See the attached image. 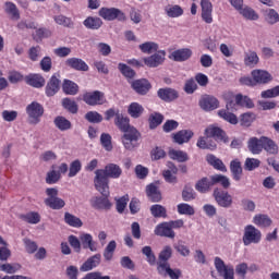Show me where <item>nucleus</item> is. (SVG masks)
I'll list each match as a JSON object with an SVG mask.
<instances>
[{
	"label": "nucleus",
	"mask_w": 279,
	"mask_h": 279,
	"mask_svg": "<svg viewBox=\"0 0 279 279\" xmlns=\"http://www.w3.org/2000/svg\"><path fill=\"white\" fill-rule=\"evenodd\" d=\"M236 106H241L242 108H254V101L247 96L238 94L235 96V102L232 100L227 101L226 108L233 112V110H236Z\"/></svg>",
	"instance_id": "nucleus-10"
},
{
	"label": "nucleus",
	"mask_w": 279,
	"mask_h": 279,
	"mask_svg": "<svg viewBox=\"0 0 279 279\" xmlns=\"http://www.w3.org/2000/svg\"><path fill=\"white\" fill-rule=\"evenodd\" d=\"M214 198L220 208H232V204L234 201L232 199V195L228 192H219L218 189L214 191Z\"/></svg>",
	"instance_id": "nucleus-11"
},
{
	"label": "nucleus",
	"mask_w": 279,
	"mask_h": 279,
	"mask_svg": "<svg viewBox=\"0 0 279 279\" xmlns=\"http://www.w3.org/2000/svg\"><path fill=\"white\" fill-rule=\"evenodd\" d=\"M109 195L94 196L90 198L89 203L92 208L96 210H110L112 208V203L108 199Z\"/></svg>",
	"instance_id": "nucleus-13"
},
{
	"label": "nucleus",
	"mask_w": 279,
	"mask_h": 279,
	"mask_svg": "<svg viewBox=\"0 0 279 279\" xmlns=\"http://www.w3.org/2000/svg\"><path fill=\"white\" fill-rule=\"evenodd\" d=\"M26 112L28 114V122L31 125H38L40 117L45 114V108L37 101H33L26 107Z\"/></svg>",
	"instance_id": "nucleus-6"
},
{
	"label": "nucleus",
	"mask_w": 279,
	"mask_h": 279,
	"mask_svg": "<svg viewBox=\"0 0 279 279\" xmlns=\"http://www.w3.org/2000/svg\"><path fill=\"white\" fill-rule=\"evenodd\" d=\"M157 95L160 99H162V101H175V99H178V97H180V94L178 93V90L173 89V88H160L157 92Z\"/></svg>",
	"instance_id": "nucleus-22"
},
{
	"label": "nucleus",
	"mask_w": 279,
	"mask_h": 279,
	"mask_svg": "<svg viewBox=\"0 0 279 279\" xmlns=\"http://www.w3.org/2000/svg\"><path fill=\"white\" fill-rule=\"evenodd\" d=\"M43 57V48L40 46H33L28 49V58L32 62H38Z\"/></svg>",
	"instance_id": "nucleus-48"
},
{
	"label": "nucleus",
	"mask_w": 279,
	"mask_h": 279,
	"mask_svg": "<svg viewBox=\"0 0 279 279\" xmlns=\"http://www.w3.org/2000/svg\"><path fill=\"white\" fill-rule=\"evenodd\" d=\"M62 106L63 108H65V110H69V112H71L72 114L77 113V104L70 99V98H64L62 100Z\"/></svg>",
	"instance_id": "nucleus-60"
},
{
	"label": "nucleus",
	"mask_w": 279,
	"mask_h": 279,
	"mask_svg": "<svg viewBox=\"0 0 279 279\" xmlns=\"http://www.w3.org/2000/svg\"><path fill=\"white\" fill-rule=\"evenodd\" d=\"M58 90H60V80L53 75L46 86V95L53 97Z\"/></svg>",
	"instance_id": "nucleus-33"
},
{
	"label": "nucleus",
	"mask_w": 279,
	"mask_h": 279,
	"mask_svg": "<svg viewBox=\"0 0 279 279\" xmlns=\"http://www.w3.org/2000/svg\"><path fill=\"white\" fill-rule=\"evenodd\" d=\"M153 217H167V208L162 205H153L150 207Z\"/></svg>",
	"instance_id": "nucleus-64"
},
{
	"label": "nucleus",
	"mask_w": 279,
	"mask_h": 279,
	"mask_svg": "<svg viewBox=\"0 0 279 279\" xmlns=\"http://www.w3.org/2000/svg\"><path fill=\"white\" fill-rule=\"evenodd\" d=\"M146 194L153 202H160L162 199V195L160 194V190L156 184L151 183L146 187Z\"/></svg>",
	"instance_id": "nucleus-35"
},
{
	"label": "nucleus",
	"mask_w": 279,
	"mask_h": 279,
	"mask_svg": "<svg viewBox=\"0 0 279 279\" xmlns=\"http://www.w3.org/2000/svg\"><path fill=\"white\" fill-rule=\"evenodd\" d=\"M63 93H65V95H77V92L80 90V87L77 86V84H75L73 81H69L65 80L63 82Z\"/></svg>",
	"instance_id": "nucleus-44"
},
{
	"label": "nucleus",
	"mask_w": 279,
	"mask_h": 279,
	"mask_svg": "<svg viewBox=\"0 0 279 279\" xmlns=\"http://www.w3.org/2000/svg\"><path fill=\"white\" fill-rule=\"evenodd\" d=\"M60 178H62V175L60 172L56 171V166H52V170L47 173L46 183L56 184L60 182Z\"/></svg>",
	"instance_id": "nucleus-51"
},
{
	"label": "nucleus",
	"mask_w": 279,
	"mask_h": 279,
	"mask_svg": "<svg viewBox=\"0 0 279 279\" xmlns=\"http://www.w3.org/2000/svg\"><path fill=\"white\" fill-rule=\"evenodd\" d=\"M202 19L205 23H213V3L210 0H201Z\"/></svg>",
	"instance_id": "nucleus-19"
},
{
	"label": "nucleus",
	"mask_w": 279,
	"mask_h": 279,
	"mask_svg": "<svg viewBox=\"0 0 279 279\" xmlns=\"http://www.w3.org/2000/svg\"><path fill=\"white\" fill-rule=\"evenodd\" d=\"M85 119L89 123H101L104 121V117L97 111H88L85 114Z\"/></svg>",
	"instance_id": "nucleus-54"
},
{
	"label": "nucleus",
	"mask_w": 279,
	"mask_h": 279,
	"mask_svg": "<svg viewBox=\"0 0 279 279\" xmlns=\"http://www.w3.org/2000/svg\"><path fill=\"white\" fill-rule=\"evenodd\" d=\"M166 56L167 52H165V50H159L153 56L144 58V64H146V66H149V69H156L165 62Z\"/></svg>",
	"instance_id": "nucleus-12"
},
{
	"label": "nucleus",
	"mask_w": 279,
	"mask_h": 279,
	"mask_svg": "<svg viewBox=\"0 0 279 279\" xmlns=\"http://www.w3.org/2000/svg\"><path fill=\"white\" fill-rule=\"evenodd\" d=\"M260 167V160L256 158H246L244 162V169L246 171H254V169H258Z\"/></svg>",
	"instance_id": "nucleus-61"
},
{
	"label": "nucleus",
	"mask_w": 279,
	"mask_h": 279,
	"mask_svg": "<svg viewBox=\"0 0 279 279\" xmlns=\"http://www.w3.org/2000/svg\"><path fill=\"white\" fill-rule=\"evenodd\" d=\"M100 142L106 151H112V136L108 133H102L100 136Z\"/></svg>",
	"instance_id": "nucleus-58"
},
{
	"label": "nucleus",
	"mask_w": 279,
	"mask_h": 279,
	"mask_svg": "<svg viewBox=\"0 0 279 279\" xmlns=\"http://www.w3.org/2000/svg\"><path fill=\"white\" fill-rule=\"evenodd\" d=\"M265 136L258 137H251L247 141V149L251 151V154L258 155L263 153V144Z\"/></svg>",
	"instance_id": "nucleus-20"
},
{
	"label": "nucleus",
	"mask_w": 279,
	"mask_h": 279,
	"mask_svg": "<svg viewBox=\"0 0 279 279\" xmlns=\"http://www.w3.org/2000/svg\"><path fill=\"white\" fill-rule=\"evenodd\" d=\"M173 250L171 248V246H165L163 250L159 253L157 267L170 265L169 258H171Z\"/></svg>",
	"instance_id": "nucleus-28"
},
{
	"label": "nucleus",
	"mask_w": 279,
	"mask_h": 279,
	"mask_svg": "<svg viewBox=\"0 0 279 279\" xmlns=\"http://www.w3.org/2000/svg\"><path fill=\"white\" fill-rule=\"evenodd\" d=\"M230 170L233 175V180L239 182L241 180V175L243 174V168L241 167V161L239 160H232L230 163Z\"/></svg>",
	"instance_id": "nucleus-37"
},
{
	"label": "nucleus",
	"mask_w": 279,
	"mask_h": 279,
	"mask_svg": "<svg viewBox=\"0 0 279 279\" xmlns=\"http://www.w3.org/2000/svg\"><path fill=\"white\" fill-rule=\"evenodd\" d=\"M101 265V254L97 253L90 257H88L83 265L81 266V271H93L96 267Z\"/></svg>",
	"instance_id": "nucleus-17"
},
{
	"label": "nucleus",
	"mask_w": 279,
	"mask_h": 279,
	"mask_svg": "<svg viewBox=\"0 0 279 279\" xmlns=\"http://www.w3.org/2000/svg\"><path fill=\"white\" fill-rule=\"evenodd\" d=\"M117 250V241L112 240L105 247L102 256L107 263H110L114 256V251Z\"/></svg>",
	"instance_id": "nucleus-39"
},
{
	"label": "nucleus",
	"mask_w": 279,
	"mask_h": 279,
	"mask_svg": "<svg viewBox=\"0 0 279 279\" xmlns=\"http://www.w3.org/2000/svg\"><path fill=\"white\" fill-rule=\"evenodd\" d=\"M165 12L170 19H178V16H182V14H184V10H182L178 4L166 7Z\"/></svg>",
	"instance_id": "nucleus-41"
},
{
	"label": "nucleus",
	"mask_w": 279,
	"mask_h": 279,
	"mask_svg": "<svg viewBox=\"0 0 279 279\" xmlns=\"http://www.w3.org/2000/svg\"><path fill=\"white\" fill-rule=\"evenodd\" d=\"M157 274H159V276H161L162 278L170 279H180L182 277V270L178 268H171V264L157 267Z\"/></svg>",
	"instance_id": "nucleus-14"
},
{
	"label": "nucleus",
	"mask_w": 279,
	"mask_h": 279,
	"mask_svg": "<svg viewBox=\"0 0 279 279\" xmlns=\"http://www.w3.org/2000/svg\"><path fill=\"white\" fill-rule=\"evenodd\" d=\"M194 136L193 131L191 130H181L173 134V141L174 143H178V145H184V143H189Z\"/></svg>",
	"instance_id": "nucleus-24"
},
{
	"label": "nucleus",
	"mask_w": 279,
	"mask_h": 279,
	"mask_svg": "<svg viewBox=\"0 0 279 279\" xmlns=\"http://www.w3.org/2000/svg\"><path fill=\"white\" fill-rule=\"evenodd\" d=\"M215 269L219 276L223 279H234V266L226 265V262L221 257L214 258Z\"/></svg>",
	"instance_id": "nucleus-8"
},
{
	"label": "nucleus",
	"mask_w": 279,
	"mask_h": 279,
	"mask_svg": "<svg viewBox=\"0 0 279 279\" xmlns=\"http://www.w3.org/2000/svg\"><path fill=\"white\" fill-rule=\"evenodd\" d=\"M170 158L172 160H178V162H186L189 160V154L184 153L183 150H170L169 151Z\"/></svg>",
	"instance_id": "nucleus-50"
},
{
	"label": "nucleus",
	"mask_w": 279,
	"mask_h": 279,
	"mask_svg": "<svg viewBox=\"0 0 279 279\" xmlns=\"http://www.w3.org/2000/svg\"><path fill=\"white\" fill-rule=\"evenodd\" d=\"M263 143V149H265L269 156H278L279 147L278 144L274 142V140L264 136Z\"/></svg>",
	"instance_id": "nucleus-31"
},
{
	"label": "nucleus",
	"mask_w": 279,
	"mask_h": 279,
	"mask_svg": "<svg viewBox=\"0 0 279 279\" xmlns=\"http://www.w3.org/2000/svg\"><path fill=\"white\" fill-rule=\"evenodd\" d=\"M238 12L248 21H258V14L256 13V11H254L250 7H245V8L242 7Z\"/></svg>",
	"instance_id": "nucleus-45"
},
{
	"label": "nucleus",
	"mask_w": 279,
	"mask_h": 279,
	"mask_svg": "<svg viewBox=\"0 0 279 279\" xmlns=\"http://www.w3.org/2000/svg\"><path fill=\"white\" fill-rule=\"evenodd\" d=\"M21 218L27 223H40V215L38 213H28L26 215L21 216Z\"/></svg>",
	"instance_id": "nucleus-62"
},
{
	"label": "nucleus",
	"mask_w": 279,
	"mask_h": 279,
	"mask_svg": "<svg viewBox=\"0 0 279 279\" xmlns=\"http://www.w3.org/2000/svg\"><path fill=\"white\" fill-rule=\"evenodd\" d=\"M81 244L84 250H89V252H97V242L93 240V235L89 233H83L80 235Z\"/></svg>",
	"instance_id": "nucleus-23"
},
{
	"label": "nucleus",
	"mask_w": 279,
	"mask_h": 279,
	"mask_svg": "<svg viewBox=\"0 0 279 279\" xmlns=\"http://www.w3.org/2000/svg\"><path fill=\"white\" fill-rule=\"evenodd\" d=\"M230 110L231 109L219 110L218 117L225 121H228V123H231L232 125H236V123H239V119L234 116V113L230 112Z\"/></svg>",
	"instance_id": "nucleus-38"
},
{
	"label": "nucleus",
	"mask_w": 279,
	"mask_h": 279,
	"mask_svg": "<svg viewBox=\"0 0 279 279\" xmlns=\"http://www.w3.org/2000/svg\"><path fill=\"white\" fill-rule=\"evenodd\" d=\"M118 69L120 73H122L124 77H129V80L136 76V72L125 63H119Z\"/></svg>",
	"instance_id": "nucleus-53"
},
{
	"label": "nucleus",
	"mask_w": 279,
	"mask_h": 279,
	"mask_svg": "<svg viewBox=\"0 0 279 279\" xmlns=\"http://www.w3.org/2000/svg\"><path fill=\"white\" fill-rule=\"evenodd\" d=\"M64 221L65 223H68V226H71L72 228H82L83 226L82 219L70 213L64 214Z\"/></svg>",
	"instance_id": "nucleus-43"
},
{
	"label": "nucleus",
	"mask_w": 279,
	"mask_h": 279,
	"mask_svg": "<svg viewBox=\"0 0 279 279\" xmlns=\"http://www.w3.org/2000/svg\"><path fill=\"white\" fill-rule=\"evenodd\" d=\"M131 86L137 95H147L149 90L151 89V84H149V81L145 78L135 80L131 83Z\"/></svg>",
	"instance_id": "nucleus-16"
},
{
	"label": "nucleus",
	"mask_w": 279,
	"mask_h": 279,
	"mask_svg": "<svg viewBox=\"0 0 279 279\" xmlns=\"http://www.w3.org/2000/svg\"><path fill=\"white\" fill-rule=\"evenodd\" d=\"M157 236H166L167 239H175V231L171 229L169 222H161L155 228Z\"/></svg>",
	"instance_id": "nucleus-18"
},
{
	"label": "nucleus",
	"mask_w": 279,
	"mask_h": 279,
	"mask_svg": "<svg viewBox=\"0 0 279 279\" xmlns=\"http://www.w3.org/2000/svg\"><path fill=\"white\" fill-rule=\"evenodd\" d=\"M199 107L202 110L210 112V110H217L219 108V100L213 96H203L199 99Z\"/></svg>",
	"instance_id": "nucleus-15"
},
{
	"label": "nucleus",
	"mask_w": 279,
	"mask_h": 279,
	"mask_svg": "<svg viewBox=\"0 0 279 279\" xmlns=\"http://www.w3.org/2000/svg\"><path fill=\"white\" fill-rule=\"evenodd\" d=\"M46 195H48V197L44 202L46 206H49V208H51L52 210H61V208H64V206H66L64 199L58 197V189H47Z\"/></svg>",
	"instance_id": "nucleus-4"
},
{
	"label": "nucleus",
	"mask_w": 279,
	"mask_h": 279,
	"mask_svg": "<svg viewBox=\"0 0 279 279\" xmlns=\"http://www.w3.org/2000/svg\"><path fill=\"white\" fill-rule=\"evenodd\" d=\"M53 20L57 25H62L63 27H73V20H71V17H66L64 15H56Z\"/></svg>",
	"instance_id": "nucleus-59"
},
{
	"label": "nucleus",
	"mask_w": 279,
	"mask_h": 279,
	"mask_svg": "<svg viewBox=\"0 0 279 279\" xmlns=\"http://www.w3.org/2000/svg\"><path fill=\"white\" fill-rule=\"evenodd\" d=\"M4 12L10 16L11 21H19L21 19V11L14 2L7 1L4 3Z\"/></svg>",
	"instance_id": "nucleus-25"
},
{
	"label": "nucleus",
	"mask_w": 279,
	"mask_h": 279,
	"mask_svg": "<svg viewBox=\"0 0 279 279\" xmlns=\"http://www.w3.org/2000/svg\"><path fill=\"white\" fill-rule=\"evenodd\" d=\"M98 16L104 19V21H125V13L117 8H106L102 7L98 11Z\"/></svg>",
	"instance_id": "nucleus-7"
},
{
	"label": "nucleus",
	"mask_w": 279,
	"mask_h": 279,
	"mask_svg": "<svg viewBox=\"0 0 279 279\" xmlns=\"http://www.w3.org/2000/svg\"><path fill=\"white\" fill-rule=\"evenodd\" d=\"M251 75L255 82V85L269 84V82H271V74L265 70H253Z\"/></svg>",
	"instance_id": "nucleus-21"
},
{
	"label": "nucleus",
	"mask_w": 279,
	"mask_h": 279,
	"mask_svg": "<svg viewBox=\"0 0 279 279\" xmlns=\"http://www.w3.org/2000/svg\"><path fill=\"white\" fill-rule=\"evenodd\" d=\"M80 171H82V161H80V159H76L70 165L69 178H75V175H77Z\"/></svg>",
	"instance_id": "nucleus-57"
},
{
	"label": "nucleus",
	"mask_w": 279,
	"mask_h": 279,
	"mask_svg": "<svg viewBox=\"0 0 279 279\" xmlns=\"http://www.w3.org/2000/svg\"><path fill=\"white\" fill-rule=\"evenodd\" d=\"M263 239V233L260 230L256 229V227L248 225L244 228V234L242 238V241L245 246L247 245H257V243H260V240Z\"/></svg>",
	"instance_id": "nucleus-5"
},
{
	"label": "nucleus",
	"mask_w": 279,
	"mask_h": 279,
	"mask_svg": "<svg viewBox=\"0 0 279 279\" xmlns=\"http://www.w3.org/2000/svg\"><path fill=\"white\" fill-rule=\"evenodd\" d=\"M206 160L208 165H211L215 169H218V171H227L226 165H223V161L221 159L217 158L215 155H207Z\"/></svg>",
	"instance_id": "nucleus-42"
},
{
	"label": "nucleus",
	"mask_w": 279,
	"mask_h": 279,
	"mask_svg": "<svg viewBox=\"0 0 279 279\" xmlns=\"http://www.w3.org/2000/svg\"><path fill=\"white\" fill-rule=\"evenodd\" d=\"M142 254H144V256H146V260L148 264L156 265V255L154 254L151 246H144L142 248Z\"/></svg>",
	"instance_id": "nucleus-56"
},
{
	"label": "nucleus",
	"mask_w": 279,
	"mask_h": 279,
	"mask_svg": "<svg viewBox=\"0 0 279 279\" xmlns=\"http://www.w3.org/2000/svg\"><path fill=\"white\" fill-rule=\"evenodd\" d=\"M213 184H221L223 189H230V179L223 174H214L210 177Z\"/></svg>",
	"instance_id": "nucleus-46"
},
{
	"label": "nucleus",
	"mask_w": 279,
	"mask_h": 279,
	"mask_svg": "<svg viewBox=\"0 0 279 279\" xmlns=\"http://www.w3.org/2000/svg\"><path fill=\"white\" fill-rule=\"evenodd\" d=\"M114 125L118 126L120 132H123L122 135V145L129 150L132 151L138 147V138H141V133L136 128L130 124V118L123 116V113H118L114 118Z\"/></svg>",
	"instance_id": "nucleus-2"
},
{
	"label": "nucleus",
	"mask_w": 279,
	"mask_h": 279,
	"mask_svg": "<svg viewBox=\"0 0 279 279\" xmlns=\"http://www.w3.org/2000/svg\"><path fill=\"white\" fill-rule=\"evenodd\" d=\"M144 112H145V108H143V105L138 102H132L128 107V114H130L132 119H141Z\"/></svg>",
	"instance_id": "nucleus-32"
},
{
	"label": "nucleus",
	"mask_w": 279,
	"mask_h": 279,
	"mask_svg": "<svg viewBox=\"0 0 279 279\" xmlns=\"http://www.w3.org/2000/svg\"><path fill=\"white\" fill-rule=\"evenodd\" d=\"M83 25L87 29H99L101 25H104V21L100 17L88 16L84 22Z\"/></svg>",
	"instance_id": "nucleus-36"
},
{
	"label": "nucleus",
	"mask_w": 279,
	"mask_h": 279,
	"mask_svg": "<svg viewBox=\"0 0 279 279\" xmlns=\"http://www.w3.org/2000/svg\"><path fill=\"white\" fill-rule=\"evenodd\" d=\"M142 53H156L158 51V44L154 41H146L138 46Z\"/></svg>",
	"instance_id": "nucleus-47"
},
{
	"label": "nucleus",
	"mask_w": 279,
	"mask_h": 279,
	"mask_svg": "<svg viewBox=\"0 0 279 279\" xmlns=\"http://www.w3.org/2000/svg\"><path fill=\"white\" fill-rule=\"evenodd\" d=\"M213 186H215L213 179L208 178H202L195 184V189L198 191V193H210V187Z\"/></svg>",
	"instance_id": "nucleus-29"
},
{
	"label": "nucleus",
	"mask_w": 279,
	"mask_h": 279,
	"mask_svg": "<svg viewBox=\"0 0 279 279\" xmlns=\"http://www.w3.org/2000/svg\"><path fill=\"white\" fill-rule=\"evenodd\" d=\"M165 120V117L160 113H153L149 117V128L150 130H155V128H158L160 123Z\"/></svg>",
	"instance_id": "nucleus-55"
},
{
	"label": "nucleus",
	"mask_w": 279,
	"mask_h": 279,
	"mask_svg": "<svg viewBox=\"0 0 279 279\" xmlns=\"http://www.w3.org/2000/svg\"><path fill=\"white\" fill-rule=\"evenodd\" d=\"M83 101L87 106H104L106 104V95L100 90L87 92L83 95Z\"/></svg>",
	"instance_id": "nucleus-9"
},
{
	"label": "nucleus",
	"mask_w": 279,
	"mask_h": 279,
	"mask_svg": "<svg viewBox=\"0 0 279 279\" xmlns=\"http://www.w3.org/2000/svg\"><path fill=\"white\" fill-rule=\"evenodd\" d=\"M244 64L246 66H256L258 64V54L255 51L245 52Z\"/></svg>",
	"instance_id": "nucleus-49"
},
{
	"label": "nucleus",
	"mask_w": 279,
	"mask_h": 279,
	"mask_svg": "<svg viewBox=\"0 0 279 279\" xmlns=\"http://www.w3.org/2000/svg\"><path fill=\"white\" fill-rule=\"evenodd\" d=\"M53 123L56 128H58V130H60L61 132H66V130H71L72 128L71 121L62 116H58L54 119Z\"/></svg>",
	"instance_id": "nucleus-40"
},
{
	"label": "nucleus",
	"mask_w": 279,
	"mask_h": 279,
	"mask_svg": "<svg viewBox=\"0 0 279 279\" xmlns=\"http://www.w3.org/2000/svg\"><path fill=\"white\" fill-rule=\"evenodd\" d=\"M206 137H199L196 147L199 149H210V151H215L217 149V143L209 141L208 138H216V141H222L223 143H228V138L226 136V132L219 129V126H208L205 130Z\"/></svg>",
	"instance_id": "nucleus-3"
},
{
	"label": "nucleus",
	"mask_w": 279,
	"mask_h": 279,
	"mask_svg": "<svg viewBox=\"0 0 279 279\" xmlns=\"http://www.w3.org/2000/svg\"><path fill=\"white\" fill-rule=\"evenodd\" d=\"M174 250L181 255V256H191V248L186 246L182 241H179L177 244H174Z\"/></svg>",
	"instance_id": "nucleus-63"
},
{
	"label": "nucleus",
	"mask_w": 279,
	"mask_h": 279,
	"mask_svg": "<svg viewBox=\"0 0 279 279\" xmlns=\"http://www.w3.org/2000/svg\"><path fill=\"white\" fill-rule=\"evenodd\" d=\"M123 170L117 163H109L105 167V169H98L95 171L94 185L96 191L101 195H110V185L108 178H112L117 180L121 178Z\"/></svg>",
	"instance_id": "nucleus-1"
},
{
	"label": "nucleus",
	"mask_w": 279,
	"mask_h": 279,
	"mask_svg": "<svg viewBox=\"0 0 279 279\" xmlns=\"http://www.w3.org/2000/svg\"><path fill=\"white\" fill-rule=\"evenodd\" d=\"M253 223H255V226H258V228H269V226H271L274 221L269 216L265 214H258L254 216Z\"/></svg>",
	"instance_id": "nucleus-34"
},
{
	"label": "nucleus",
	"mask_w": 279,
	"mask_h": 279,
	"mask_svg": "<svg viewBox=\"0 0 279 279\" xmlns=\"http://www.w3.org/2000/svg\"><path fill=\"white\" fill-rule=\"evenodd\" d=\"M191 56H193V50H191L189 48H182L179 50H174L171 53V57L174 60V62H186V60H189V58H191Z\"/></svg>",
	"instance_id": "nucleus-26"
},
{
	"label": "nucleus",
	"mask_w": 279,
	"mask_h": 279,
	"mask_svg": "<svg viewBox=\"0 0 279 279\" xmlns=\"http://www.w3.org/2000/svg\"><path fill=\"white\" fill-rule=\"evenodd\" d=\"M65 65L70 66V69H74V71H88V64L84 62V60L80 58H69L65 60Z\"/></svg>",
	"instance_id": "nucleus-27"
},
{
	"label": "nucleus",
	"mask_w": 279,
	"mask_h": 279,
	"mask_svg": "<svg viewBox=\"0 0 279 279\" xmlns=\"http://www.w3.org/2000/svg\"><path fill=\"white\" fill-rule=\"evenodd\" d=\"M25 82L34 88H43L45 86V78L40 74H29L25 76Z\"/></svg>",
	"instance_id": "nucleus-30"
},
{
	"label": "nucleus",
	"mask_w": 279,
	"mask_h": 279,
	"mask_svg": "<svg viewBox=\"0 0 279 279\" xmlns=\"http://www.w3.org/2000/svg\"><path fill=\"white\" fill-rule=\"evenodd\" d=\"M195 197H197L195 190H193L190 185H185L182 191L183 202H193Z\"/></svg>",
	"instance_id": "nucleus-52"
}]
</instances>
